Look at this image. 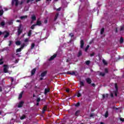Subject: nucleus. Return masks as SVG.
Segmentation results:
<instances>
[{"label": "nucleus", "instance_id": "nucleus-1", "mask_svg": "<svg viewBox=\"0 0 124 124\" xmlns=\"http://www.w3.org/2000/svg\"><path fill=\"white\" fill-rule=\"evenodd\" d=\"M23 32V29H22V24H20L18 27H17V34L20 35Z\"/></svg>", "mask_w": 124, "mask_h": 124}, {"label": "nucleus", "instance_id": "nucleus-2", "mask_svg": "<svg viewBox=\"0 0 124 124\" xmlns=\"http://www.w3.org/2000/svg\"><path fill=\"white\" fill-rule=\"evenodd\" d=\"M3 72L4 73H8V69H9V67H8V65L4 64L3 65Z\"/></svg>", "mask_w": 124, "mask_h": 124}, {"label": "nucleus", "instance_id": "nucleus-3", "mask_svg": "<svg viewBox=\"0 0 124 124\" xmlns=\"http://www.w3.org/2000/svg\"><path fill=\"white\" fill-rule=\"evenodd\" d=\"M24 103H25V102L24 101H20L19 102V103L18 104L17 107L18 108H22V107H23V105H24Z\"/></svg>", "mask_w": 124, "mask_h": 124}, {"label": "nucleus", "instance_id": "nucleus-4", "mask_svg": "<svg viewBox=\"0 0 124 124\" xmlns=\"http://www.w3.org/2000/svg\"><path fill=\"white\" fill-rule=\"evenodd\" d=\"M57 54H54L49 58V59H48V61H49V62H51V61H53V60H54L55 58H57Z\"/></svg>", "mask_w": 124, "mask_h": 124}, {"label": "nucleus", "instance_id": "nucleus-5", "mask_svg": "<svg viewBox=\"0 0 124 124\" xmlns=\"http://www.w3.org/2000/svg\"><path fill=\"white\" fill-rule=\"evenodd\" d=\"M47 71H45L44 72H43L41 74V77H45V76L46 75H47Z\"/></svg>", "mask_w": 124, "mask_h": 124}, {"label": "nucleus", "instance_id": "nucleus-6", "mask_svg": "<svg viewBox=\"0 0 124 124\" xmlns=\"http://www.w3.org/2000/svg\"><path fill=\"white\" fill-rule=\"evenodd\" d=\"M84 45H85V43L84 42V40H80V48H84Z\"/></svg>", "mask_w": 124, "mask_h": 124}, {"label": "nucleus", "instance_id": "nucleus-7", "mask_svg": "<svg viewBox=\"0 0 124 124\" xmlns=\"http://www.w3.org/2000/svg\"><path fill=\"white\" fill-rule=\"evenodd\" d=\"M15 2H16V4H15L16 6H18V5L19 4V0H13L12 4H13V3H14Z\"/></svg>", "mask_w": 124, "mask_h": 124}, {"label": "nucleus", "instance_id": "nucleus-8", "mask_svg": "<svg viewBox=\"0 0 124 124\" xmlns=\"http://www.w3.org/2000/svg\"><path fill=\"white\" fill-rule=\"evenodd\" d=\"M86 81L88 84H92V79L90 78H86Z\"/></svg>", "mask_w": 124, "mask_h": 124}, {"label": "nucleus", "instance_id": "nucleus-9", "mask_svg": "<svg viewBox=\"0 0 124 124\" xmlns=\"http://www.w3.org/2000/svg\"><path fill=\"white\" fill-rule=\"evenodd\" d=\"M50 93V89L45 88V92H44L45 94H47V93Z\"/></svg>", "mask_w": 124, "mask_h": 124}, {"label": "nucleus", "instance_id": "nucleus-10", "mask_svg": "<svg viewBox=\"0 0 124 124\" xmlns=\"http://www.w3.org/2000/svg\"><path fill=\"white\" fill-rule=\"evenodd\" d=\"M35 71H36V68L33 69L31 71V75L32 76V75H34L35 74Z\"/></svg>", "mask_w": 124, "mask_h": 124}, {"label": "nucleus", "instance_id": "nucleus-11", "mask_svg": "<svg viewBox=\"0 0 124 124\" xmlns=\"http://www.w3.org/2000/svg\"><path fill=\"white\" fill-rule=\"evenodd\" d=\"M47 108H48V107L47 106H45L43 108V111H42L43 114H44L45 112H46V109H47Z\"/></svg>", "mask_w": 124, "mask_h": 124}, {"label": "nucleus", "instance_id": "nucleus-12", "mask_svg": "<svg viewBox=\"0 0 124 124\" xmlns=\"http://www.w3.org/2000/svg\"><path fill=\"white\" fill-rule=\"evenodd\" d=\"M23 94H24V91L21 92L19 95L18 99H21L23 97Z\"/></svg>", "mask_w": 124, "mask_h": 124}, {"label": "nucleus", "instance_id": "nucleus-13", "mask_svg": "<svg viewBox=\"0 0 124 124\" xmlns=\"http://www.w3.org/2000/svg\"><path fill=\"white\" fill-rule=\"evenodd\" d=\"M31 19L32 21H36V16L34 15H32Z\"/></svg>", "mask_w": 124, "mask_h": 124}, {"label": "nucleus", "instance_id": "nucleus-14", "mask_svg": "<svg viewBox=\"0 0 124 124\" xmlns=\"http://www.w3.org/2000/svg\"><path fill=\"white\" fill-rule=\"evenodd\" d=\"M4 33H6L4 36V38H7V37H8V36H9V32L5 31V32H4Z\"/></svg>", "mask_w": 124, "mask_h": 124}, {"label": "nucleus", "instance_id": "nucleus-15", "mask_svg": "<svg viewBox=\"0 0 124 124\" xmlns=\"http://www.w3.org/2000/svg\"><path fill=\"white\" fill-rule=\"evenodd\" d=\"M82 50H79L78 53L77 55L78 58H80V57H81V56H82Z\"/></svg>", "mask_w": 124, "mask_h": 124}, {"label": "nucleus", "instance_id": "nucleus-16", "mask_svg": "<svg viewBox=\"0 0 124 124\" xmlns=\"http://www.w3.org/2000/svg\"><path fill=\"white\" fill-rule=\"evenodd\" d=\"M35 25H36V26H40L41 25H42V23H41V21L37 20L36 24Z\"/></svg>", "mask_w": 124, "mask_h": 124}, {"label": "nucleus", "instance_id": "nucleus-17", "mask_svg": "<svg viewBox=\"0 0 124 124\" xmlns=\"http://www.w3.org/2000/svg\"><path fill=\"white\" fill-rule=\"evenodd\" d=\"M67 74H70V75H75V74H76V73L74 71H73L72 72H67Z\"/></svg>", "mask_w": 124, "mask_h": 124}, {"label": "nucleus", "instance_id": "nucleus-18", "mask_svg": "<svg viewBox=\"0 0 124 124\" xmlns=\"http://www.w3.org/2000/svg\"><path fill=\"white\" fill-rule=\"evenodd\" d=\"M28 18V16H20L21 20H23V19H27Z\"/></svg>", "mask_w": 124, "mask_h": 124}, {"label": "nucleus", "instance_id": "nucleus-19", "mask_svg": "<svg viewBox=\"0 0 124 124\" xmlns=\"http://www.w3.org/2000/svg\"><path fill=\"white\" fill-rule=\"evenodd\" d=\"M27 118V116L26 115L23 114L21 117H20V120H24Z\"/></svg>", "mask_w": 124, "mask_h": 124}, {"label": "nucleus", "instance_id": "nucleus-20", "mask_svg": "<svg viewBox=\"0 0 124 124\" xmlns=\"http://www.w3.org/2000/svg\"><path fill=\"white\" fill-rule=\"evenodd\" d=\"M58 17H59V13H57L56 14L54 18V21H57V19H58Z\"/></svg>", "mask_w": 124, "mask_h": 124}, {"label": "nucleus", "instance_id": "nucleus-21", "mask_svg": "<svg viewBox=\"0 0 124 124\" xmlns=\"http://www.w3.org/2000/svg\"><path fill=\"white\" fill-rule=\"evenodd\" d=\"M16 44L17 46H19L21 45V42L17 41L16 42Z\"/></svg>", "mask_w": 124, "mask_h": 124}, {"label": "nucleus", "instance_id": "nucleus-22", "mask_svg": "<svg viewBox=\"0 0 124 124\" xmlns=\"http://www.w3.org/2000/svg\"><path fill=\"white\" fill-rule=\"evenodd\" d=\"M103 99H104V98H105V97H108V94H103Z\"/></svg>", "mask_w": 124, "mask_h": 124}, {"label": "nucleus", "instance_id": "nucleus-23", "mask_svg": "<svg viewBox=\"0 0 124 124\" xmlns=\"http://www.w3.org/2000/svg\"><path fill=\"white\" fill-rule=\"evenodd\" d=\"M123 42H124V38H123V37H121L120 38V43L121 44H122V43H123Z\"/></svg>", "mask_w": 124, "mask_h": 124}, {"label": "nucleus", "instance_id": "nucleus-24", "mask_svg": "<svg viewBox=\"0 0 124 124\" xmlns=\"http://www.w3.org/2000/svg\"><path fill=\"white\" fill-rule=\"evenodd\" d=\"M0 25L1 26V27H4V26H5V22L2 21L0 23Z\"/></svg>", "mask_w": 124, "mask_h": 124}, {"label": "nucleus", "instance_id": "nucleus-25", "mask_svg": "<svg viewBox=\"0 0 124 124\" xmlns=\"http://www.w3.org/2000/svg\"><path fill=\"white\" fill-rule=\"evenodd\" d=\"M21 51H22V48H21V47L19 48H17L16 50V53H19V52H21Z\"/></svg>", "mask_w": 124, "mask_h": 124}, {"label": "nucleus", "instance_id": "nucleus-26", "mask_svg": "<svg viewBox=\"0 0 124 124\" xmlns=\"http://www.w3.org/2000/svg\"><path fill=\"white\" fill-rule=\"evenodd\" d=\"M31 31H32L31 30H30L28 33V36H31Z\"/></svg>", "mask_w": 124, "mask_h": 124}, {"label": "nucleus", "instance_id": "nucleus-27", "mask_svg": "<svg viewBox=\"0 0 124 124\" xmlns=\"http://www.w3.org/2000/svg\"><path fill=\"white\" fill-rule=\"evenodd\" d=\"M115 91H116V92H118V84L117 83L115 84Z\"/></svg>", "mask_w": 124, "mask_h": 124}, {"label": "nucleus", "instance_id": "nucleus-28", "mask_svg": "<svg viewBox=\"0 0 124 124\" xmlns=\"http://www.w3.org/2000/svg\"><path fill=\"white\" fill-rule=\"evenodd\" d=\"M99 76H102L103 77H104V76H105V73L101 72L99 74Z\"/></svg>", "mask_w": 124, "mask_h": 124}, {"label": "nucleus", "instance_id": "nucleus-29", "mask_svg": "<svg viewBox=\"0 0 124 124\" xmlns=\"http://www.w3.org/2000/svg\"><path fill=\"white\" fill-rule=\"evenodd\" d=\"M108 111H107L105 113V118H108Z\"/></svg>", "mask_w": 124, "mask_h": 124}, {"label": "nucleus", "instance_id": "nucleus-30", "mask_svg": "<svg viewBox=\"0 0 124 124\" xmlns=\"http://www.w3.org/2000/svg\"><path fill=\"white\" fill-rule=\"evenodd\" d=\"M76 107H79L80 106V102H78L77 104H75Z\"/></svg>", "mask_w": 124, "mask_h": 124}, {"label": "nucleus", "instance_id": "nucleus-31", "mask_svg": "<svg viewBox=\"0 0 124 124\" xmlns=\"http://www.w3.org/2000/svg\"><path fill=\"white\" fill-rule=\"evenodd\" d=\"M77 96H78V97H80L82 96V94L80 93V92H78Z\"/></svg>", "mask_w": 124, "mask_h": 124}, {"label": "nucleus", "instance_id": "nucleus-32", "mask_svg": "<svg viewBox=\"0 0 124 124\" xmlns=\"http://www.w3.org/2000/svg\"><path fill=\"white\" fill-rule=\"evenodd\" d=\"M89 48H90V45H87L85 49V52H88V49H89Z\"/></svg>", "mask_w": 124, "mask_h": 124}, {"label": "nucleus", "instance_id": "nucleus-33", "mask_svg": "<svg viewBox=\"0 0 124 124\" xmlns=\"http://www.w3.org/2000/svg\"><path fill=\"white\" fill-rule=\"evenodd\" d=\"M34 46H35V44L34 43H32L31 45V49L32 50L33 48H34Z\"/></svg>", "mask_w": 124, "mask_h": 124}, {"label": "nucleus", "instance_id": "nucleus-34", "mask_svg": "<svg viewBox=\"0 0 124 124\" xmlns=\"http://www.w3.org/2000/svg\"><path fill=\"white\" fill-rule=\"evenodd\" d=\"M3 15V10H0V16Z\"/></svg>", "mask_w": 124, "mask_h": 124}, {"label": "nucleus", "instance_id": "nucleus-35", "mask_svg": "<svg viewBox=\"0 0 124 124\" xmlns=\"http://www.w3.org/2000/svg\"><path fill=\"white\" fill-rule=\"evenodd\" d=\"M35 26H36V25L35 24H33L31 27V30H34V27H35Z\"/></svg>", "mask_w": 124, "mask_h": 124}, {"label": "nucleus", "instance_id": "nucleus-36", "mask_svg": "<svg viewBox=\"0 0 124 124\" xmlns=\"http://www.w3.org/2000/svg\"><path fill=\"white\" fill-rule=\"evenodd\" d=\"M104 32V28H102V29L101 30V32H100V34H103V33Z\"/></svg>", "mask_w": 124, "mask_h": 124}, {"label": "nucleus", "instance_id": "nucleus-37", "mask_svg": "<svg viewBox=\"0 0 124 124\" xmlns=\"http://www.w3.org/2000/svg\"><path fill=\"white\" fill-rule=\"evenodd\" d=\"M25 46H26V44L25 43H23L22 44L20 48L23 49L24 47H25Z\"/></svg>", "mask_w": 124, "mask_h": 124}, {"label": "nucleus", "instance_id": "nucleus-38", "mask_svg": "<svg viewBox=\"0 0 124 124\" xmlns=\"http://www.w3.org/2000/svg\"><path fill=\"white\" fill-rule=\"evenodd\" d=\"M85 63H86V64L87 65H90V63H91V61H86V62H85Z\"/></svg>", "mask_w": 124, "mask_h": 124}, {"label": "nucleus", "instance_id": "nucleus-39", "mask_svg": "<svg viewBox=\"0 0 124 124\" xmlns=\"http://www.w3.org/2000/svg\"><path fill=\"white\" fill-rule=\"evenodd\" d=\"M80 84L81 87H84V86H85V84H84V82L83 81H80Z\"/></svg>", "mask_w": 124, "mask_h": 124}, {"label": "nucleus", "instance_id": "nucleus-40", "mask_svg": "<svg viewBox=\"0 0 124 124\" xmlns=\"http://www.w3.org/2000/svg\"><path fill=\"white\" fill-rule=\"evenodd\" d=\"M8 24L10 25H13V21H10L8 22Z\"/></svg>", "mask_w": 124, "mask_h": 124}, {"label": "nucleus", "instance_id": "nucleus-41", "mask_svg": "<svg viewBox=\"0 0 124 124\" xmlns=\"http://www.w3.org/2000/svg\"><path fill=\"white\" fill-rule=\"evenodd\" d=\"M3 61H2V59H0V65L3 64Z\"/></svg>", "mask_w": 124, "mask_h": 124}, {"label": "nucleus", "instance_id": "nucleus-42", "mask_svg": "<svg viewBox=\"0 0 124 124\" xmlns=\"http://www.w3.org/2000/svg\"><path fill=\"white\" fill-rule=\"evenodd\" d=\"M114 95L115 96H118V91H114Z\"/></svg>", "mask_w": 124, "mask_h": 124}, {"label": "nucleus", "instance_id": "nucleus-43", "mask_svg": "<svg viewBox=\"0 0 124 124\" xmlns=\"http://www.w3.org/2000/svg\"><path fill=\"white\" fill-rule=\"evenodd\" d=\"M79 112H80V111H79V110L77 111L75 113V116H78V114H79Z\"/></svg>", "mask_w": 124, "mask_h": 124}, {"label": "nucleus", "instance_id": "nucleus-44", "mask_svg": "<svg viewBox=\"0 0 124 124\" xmlns=\"http://www.w3.org/2000/svg\"><path fill=\"white\" fill-rule=\"evenodd\" d=\"M69 36H71V37H73V36H74V34H73V33H70L69 34Z\"/></svg>", "mask_w": 124, "mask_h": 124}, {"label": "nucleus", "instance_id": "nucleus-45", "mask_svg": "<svg viewBox=\"0 0 124 124\" xmlns=\"http://www.w3.org/2000/svg\"><path fill=\"white\" fill-rule=\"evenodd\" d=\"M103 62L105 64V65H107V62H106L105 60H103Z\"/></svg>", "mask_w": 124, "mask_h": 124}, {"label": "nucleus", "instance_id": "nucleus-46", "mask_svg": "<svg viewBox=\"0 0 124 124\" xmlns=\"http://www.w3.org/2000/svg\"><path fill=\"white\" fill-rule=\"evenodd\" d=\"M24 42H25V43H26L27 42H29V39L26 38V39L24 40Z\"/></svg>", "mask_w": 124, "mask_h": 124}, {"label": "nucleus", "instance_id": "nucleus-47", "mask_svg": "<svg viewBox=\"0 0 124 124\" xmlns=\"http://www.w3.org/2000/svg\"><path fill=\"white\" fill-rule=\"evenodd\" d=\"M40 100H41L40 98L39 97V98H37L36 101H37V102H40Z\"/></svg>", "mask_w": 124, "mask_h": 124}, {"label": "nucleus", "instance_id": "nucleus-48", "mask_svg": "<svg viewBox=\"0 0 124 124\" xmlns=\"http://www.w3.org/2000/svg\"><path fill=\"white\" fill-rule=\"evenodd\" d=\"M124 31V26H121L120 28V31Z\"/></svg>", "mask_w": 124, "mask_h": 124}, {"label": "nucleus", "instance_id": "nucleus-49", "mask_svg": "<svg viewBox=\"0 0 124 124\" xmlns=\"http://www.w3.org/2000/svg\"><path fill=\"white\" fill-rule=\"evenodd\" d=\"M27 3H29L30 1H33L34 0H27Z\"/></svg>", "mask_w": 124, "mask_h": 124}, {"label": "nucleus", "instance_id": "nucleus-50", "mask_svg": "<svg viewBox=\"0 0 124 124\" xmlns=\"http://www.w3.org/2000/svg\"><path fill=\"white\" fill-rule=\"evenodd\" d=\"M9 46H11V44H12V41H9Z\"/></svg>", "mask_w": 124, "mask_h": 124}, {"label": "nucleus", "instance_id": "nucleus-51", "mask_svg": "<svg viewBox=\"0 0 124 124\" xmlns=\"http://www.w3.org/2000/svg\"><path fill=\"white\" fill-rule=\"evenodd\" d=\"M57 11H61V10H62V8L60 7L58 9H57Z\"/></svg>", "mask_w": 124, "mask_h": 124}, {"label": "nucleus", "instance_id": "nucleus-52", "mask_svg": "<svg viewBox=\"0 0 124 124\" xmlns=\"http://www.w3.org/2000/svg\"><path fill=\"white\" fill-rule=\"evenodd\" d=\"M93 56H94V53H93V52L92 54H90L91 57H93Z\"/></svg>", "mask_w": 124, "mask_h": 124}, {"label": "nucleus", "instance_id": "nucleus-53", "mask_svg": "<svg viewBox=\"0 0 124 124\" xmlns=\"http://www.w3.org/2000/svg\"><path fill=\"white\" fill-rule=\"evenodd\" d=\"M120 121H121V122H124V118H120Z\"/></svg>", "mask_w": 124, "mask_h": 124}, {"label": "nucleus", "instance_id": "nucleus-54", "mask_svg": "<svg viewBox=\"0 0 124 124\" xmlns=\"http://www.w3.org/2000/svg\"><path fill=\"white\" fill-rule=\"evenodd\" d=\"M44 23L45 24H47V23H48V20H47V19L45 20Z\"/></svg>", "mask_w": 124, "mask_h": 124}, {"label": "nucleus", "instance_id": "nucleus-55", "mask_svg": "<svg viewBox=\"0 0 124 124\" xmlns=\"http://www.w3.org/2000/svg\"><path fill=\"white\" fill-rule=\"evenodd\" d=\"M16 56H18V58H20L21 57V55H19V53H16Z\"/></svg>", "mask_w": 124, "mask_h": 124}, {"label": "nucleus", "instance_id": "nucleus-56", "mask_svg": "<svg viewBox=\"0 0 124 124\" xmlns=\"http://www.w3.org/2000/svg\"><path fill=\"white\" fill-rule=\"evenodd\" d=\"M1 34H4V32H2L1 31H0V35H1Z\"/></svg>", "mask_w": 124, "mask_h": 124}, {"label": "nucleus", "instance_id": "nucleus-57", "mask_svg": "<svg viewBox=\"0 0 124 124\" xmlns=\"http://www.w3.org/2000/svg\"><path fill=\"white\" fill-rule=\"evenodd\" d=\"M92 87H95V84H94V83H92Z\"/></svg>", "mask_w": 124, "mask_h": 124}, {"label": "nucleus", "instance_id": "nucleus-58", "mask_svg": "<svg viewBox=\"0 0 124 124\" xmlns=\"http://www.w3.org/2000/svg\"><path fill=\"white\" fill-rule=\"evenodd\" d=\"M105 71L106 73H108V69H105Z\"/></svg>", "mask_w": 124, "mask_h": 124}, {"label": "nucleus", "instance_id": "nucleus-59", "mask_svg": "<svg viewBox=\"0 0 124 124\" xmlns=\"http://www.w3.org/2000/svg\"><path fill=\"white\" fill-rule=\"evenodd\" d=\"M66 93H69V89H67L66 90Z\"/></svg>", "mask_w": 124, "mask_h": 124}, {"label": "nucleus", "instance_id": "nucleus-60", "mask_svg": "<svg viewBox=\"0 0 124 124\" xmlns=\"http://www.w3.org/2000/svg\"><path fill=\"white\" fill-rule=\"evenodd\" d=\"M110 96H111V97H114V94H113V93H111V94H110Z\"/></svg>", "mask_w": 124, "mask_h": 124}, {"label": "nucleus", "instance_id": "nucleus-61", "mask_svg": "<svg viewBox=\"0 0 124 124\" xmlns=\"http://www.w3.org/2000/svg\"><path fill=\"white\" fill-rule=\"evenodd\" d=\"M18 60H16V61H15V63H18Z\"/></svg>", "mask_w": 124, "mask_h": 124}, {"label": "nucleus", "instance_id": "nucleus-62", "mask_svg": "<svg viewBox=\"0 0 124 124\" xmlns=\"http://www.w3.org/2000/svg\"><path fill=\"white\" fill-rule=\"evenodd\" d=\"M40 81H42V80H43V77H41V78H40Z\"/></svg>", "mask_w": 124, "mask_h": 124}, {"label": "nucleus", "instance_id": "nucleus-63", "mask_svg": "<svg viewBox=\"0 0 124 124\" xmlns=\"http://www.w3.org/2000/svg\"><path fill=\"white\" fill-rule=\"evenodd\" d=\"M48 1H52V0H46V2H48Z\"/></svg>", "mask_w": 124, "mask_h": 124}, {"label": "nucleus", "instance_id": "nucleus-64", "mask_svg": "<svg viewBox=\"0 0 124 124\" xmlns=\"http://www.w3.org/2000/svg\"><path fill=\"white\" fill-rule=\"evenodd\" d=\"M23 1H21V2H20V5H22V4H23Z\"/></svg>", "mask_w": 124, "mask_h": 124}]
</instances>
